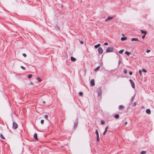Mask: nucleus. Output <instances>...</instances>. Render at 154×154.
Here are the masks:
<instances>
[{
    "mask_svg": "<svg viewBox=\"0 0 154 154\" xmlns=\"http://www.w3.org/2000/svg\"><path fill=\"white\" fill-rule=\"evenodd\" d=\"M44 117L46 119H47L48 118V116L47 115H45L44 116Z\"/></svg>",
    "mask_w": 154,
    "mask_h": 154,
    "instance_id": "30",
    "label": "nucleus"
},
{
    "mask_svg": "<svg viewBox=\"0 0 154 154\" xmlns=\"http://www.w3.org/2000/svg\"><path fill=\"white\" fill-rule=\"evenodd\" d=\"M124 51V50L123 49L119 51V53L120 54H122L123 52Z\"/></svg>",
    "mask_w": 154,
    "mask_h": 154,
    "instance_id": "22",
    "label": "nucleus"
},
{
    "mask_svg": "<svg viewBox=\"0 0 154 154\" xmlns=\"http://www.w3.org/2000/svg\"><path fill=\"white\" fill-rule=\"evenodd\" d=\"M97 141H99V137H97Z\"/></svg>",
    "mask_w": 154,
    "mask_h": 154,
    "instance_id": "38",
    "label": "nucleus"
},
{
    "mask_svg": "<svg viewBox=\"0 0 154 154\" xmlns=\"http://www.w3.org/2000/svg\"><path fill=\"white\" fill-rule=\"evenodd\" d=\"M108 128V126H107L106 127V128L105 129V131H104V132H103V135H105V134L106 132H107V128Z\"/></svg>",
    "mask_w": 154,
    "mask_h": 154,
    "instance_id": "10",
    "label": "nucleus"
},
{
    "mask_svg": "<svg viewBox=\"0 0 154 154\" xmlns=\"http://www.w3.org/2000/svg\"><path fill=\"white\" fill-rule=\"evenodd\" d=\"M125 53L126 54H127L128 56H129V55H130L131 54V53L130 52H129L128 51H125Z\"/></svg>",
    "mask_w": 154,
    "mask_h": 154,
    "instance_id": "14",
    "label": "nucleus"
},
{
    "mask_svg": "<svg viewBox=\"0 0 154 154\" xmlns=\"http://www.w3.org/2000/svg\"><path fill=\"white\" fill-rule=\"evenodd\" d=\"M146 113L148 114H150L151 113V111L150 109H147L146 111Z\"/></svg>",
    "mask_w": 154,
    "mask_h": 154,
    "instance_id": "7",
    "label": "nucleus"
},
{
    "mask_svg": "<svg viewBox=\"0 0 154 154\" xmlns=\"http://www.w3.org/2000/svg\"><path fill=\"white\" fill-rule=\"evenodd\" d=\"M79 94L80 96H82L83 95V93L82 92H80L79 93Z\"/></svg>",
    "mask_w": 154,
    "mask_h": 154,
    "instance_id": "32",
    "label": "nucleus"
},
{
    "mask_svg": "<svg viewBox=\"0 0 154 154\" xmlns=\"http://www.w3.org/2000/svg\"><path fill=\"white\" fill-rule=\"evenodd\" d=\"M80 43H81V44H83V42H82V41H80Z\"/></svg>",
    "mask_w": 154,
    "mask_h": 154,
    "instance_id": "42",
    "label": "nucleus"
},
{
    "mask_svg": "<svg viewBox=\"0 0 154 154\" xmlns=\"http://www.w3.org/2000/svg\"><path fill=\"white\" fill-rule=\"evenodd\" d=\"M114 117L116 119H118L119 117V114H116L115 115Z\"/></svg>",
    "mask_w": 154,
    "mask_h": 154,
    "instance_id": "16",
    "label": "nucleus"
},
{
    "mask_svg": "<svg viewBox=\"0 0 154 154\" xmlns=\"http://www.w3.org/2000/svg\"><path fill=\"white\" fill-rule=\"evenodd\" d=\"M136 103L135 102H134L133 103V105L134 106H136Z\"/></svg>",
    "mask_w": 154,
    "mask_h": 154,
    "instance_id": "35",
    "label": "nucleus"
},
{
    "mask_svg": "<svg viewBox=\"0 0 154 154\" xmlns=\"http://www.w3.org/2000/svg\"><path fill=\"white\" fill-rule=\"evenodd\" d=\"M98 96H99L101 94V92H100V93H99V92H98Z\"/></svg>",
    "mask_w": 154,
    "mask_h": 154,
    "instance_id": "44",
    "label": "nucleus"
},
{
    "mask_svg": "<svg viewBox=\"0 0 154 154\" xmlns=\"http://www.w3.org/2000/svg\"><path fill=\"white\" fill-rule=\"evenodd\" d=\"M113 50V48L112 47H109L106 49V52H112Z\"/></svg>",
    "mask_w": 154,
    "mask_h": 154,
    "instance_id": "1",
    "label": "nucleus"
},
{
    "mask_svg": "<svg viewBox=\"0 0 154 154\" xmlns=\"http://www.w3.org/2000/svg\"><path fill=\"white\" fill-rule=\"evenodd\" d=\"M114 18L113 17H107V18L105 19V21H107L108 20H111L112 19Z\"/></svg>",
    "mask_w": 154,
    "mask_h": 154,
    "instance_id": "5",
    "label": "nucleus"
},
{
    "mask_svg": "<svg viewBox=\"0 0 154 154\" xmlns=\"http://www.w3.org/2000/svg\"><path fill=\"white\" fill-rule=\"evenodd\" d=\"M34 139L36 140H38L37 134L36 133H35L34 135Z\"/></svg>",
    "mask_w": 154,
    "mask_h": 154,
    "instance_id": "11",
    "label": "nucleus"
},
{
    "mask_svg": "<svg viewBox=\"0 0 154 154\" xmlns=\"http://www.w3.org/2000/svg\"><path fill=\"white\" fill-rule=\"evenodd\" d=\"M13 128L14 129H16L18 127L17 124L15 122H13Z\"/></svg>",
    "mask_w": 154,
    "mask_h": 154,
    "instance_id": "3",
    "label": "nucleus"
},
{
    "mask_svg": "<svg viewBox=\"0 0 154 154\" xmlns=\"http://www.w3.org/2000/svg\"><path fill=\"white\" fill-rule=\"evenodd\" d=\"M0 137L2 139H5V138L3 137V135L2 134L0 135Z\"/></svg>",
    "mask_w": 154,
    "mask_h": 154,
    "instance_id": "24",
    "label": "nucleus"
},
{
    "mask_svg": "<svg viewBox=\"0 0 154 154\" xmlns=\"http://www.w3.org/2000/svg\"><path fill=\"white\" fill-rule=\"evenodd\" d=\"M21 68H22V69H23V70H25V68L24 67H23V66H21Z\"/></svg>",
    "mask_w": 154,
    "mask_h": 154,
    "instance_id": "34",
    "label": "nucleus"
},
{
    "mask_svg": "<svg viewBox=\"0 0 154 154\" xmlns=\"http://www.w3.org/2000/svg\"><path fill=\"white\" fill-rule=\"evenodd\" d=\"M127 124V122H125V125H126Z\"/></svg>",
    "mask_w": 154,
    "mask_h": 154,
    "instance_id": "45",
    "label": "nucleus"
},
{
    "mask_svg": "<svg viewBox=\"0 0 154 154\" xmlns=\"http://www.w3.org/2000/svg\"><path fill=\"white\" fill-rule=\"evenodd\" d=\"M108 45V43L107 42H105L104 43V45Z\"/></svg>",
    "mask_w": 154,
    "mask_h": 154,
    "instance_id": "40",
    "label": "nucleus"
},
{
    "mask_svg": "<svg viewBox=\"0 0 154 154\" xmlns=\"http://www.w3.org/2000/svg\"><path fill=\"white\" fill-rule=\"evenodd\" d=\"M43 103H45V101H43Z\"/></svg>",
    "mask_w": 154,
    "mask_h": 154,
    "instance_id": "46",
    "label": "nucleus"
},
{
    "mask_svg": "<svg viewBox=\"0 0 154 154\" xmlns=\"http://www.w3.org/2000/svg\"><path fill=\"white\" fill-rule=\"evenodd\" d=\"M135 95H134L132 97V98H131V102H132L133 101V100H134V99L135 98Z\"/></svg>",
    "mask_w": 154,
    "mask_h": 154,
    "instance_id": "15",
    "label": "nucleus"
},
{
    "mask_svg": "<svg viewBox=\"0 0 154 154\" xmlns=\"http://www.w3.org/2000/svg\"><path fill=\"white\" fill-rule=\"evenodd\" d=\"M32 76V75L31 74H29L28 75V77L29 78H31Z\"/></svg>",
    "mask_w": 154,
    "mask_h": 154,
    "instance_id": "29",
    "label": "nucleus"
},
{
    "mask_svg": "<svg viewBox=\"0 0 154 154\" xmlns=\"http://www.w3.org/2000/svg\"><path fill=\"white\" fill-rule=\"evenodd\" d=\"M95 133L97 135V137H99L98 132L97 129L96 130Z\"/></svg>",
    "mask_w": 154,
    "mask_h": 154,
    "instance_id": "19",
    "label": "nucleus"
},
{
    "mask_svg": "<svg viewBox=\"0 0 154 154\" xmlns=\"http://www.w3.org/2000/svg\"><path fill=\"white\" fill-rule=\"evenodd\" d=\"M140 31L142 33L144 34V35H146V31H144L143 30H141Z\"/></svg>",
    "mask_w": 154,
    "mask_h": 154,
    "instance_id": "21",
    "label": "nucleus"
},
{
    "mask_svg": "<svg viewBox=\"0 0 154 154\" xmlns=\"http://www.w3.org/2000/svg\"><path fill=\"white\" fill-rule=\"evenodd\" d=\"M142 71L143 72H147L146 70L144 69H142Z\"/></svg>",
    "mask_w": 154,
    "mask_h": 154,
    "instance_id": "28",
    "label": "nucleus"
},
{
    "mask_svg": "<svg viewBox=\"0 0 154 154\" xmlns=\"http://www.w3.org/2000/svg\"><path fill=\"white\" fill-rule=\"evenodd\" d=\"M100 68V66H97V67H96L94 69V70L95 71H97Z\"/></svg>",
    "mask_w": 154,
    "mask_h": 154,
    "instance_id": "17",
    "label": "nucleus"
},
{
    "mask_svg": "<svg viewBox=\"0 0 154 154\" xmlns=\"http://www.w3.org/2000/svg\"><path fill=\"white\" fill-rule=\"evenodd\" d=\"M146 35H143L142 36V38L143 39H144V38H145V36Z\"/></svg>",
    "mask_w": 154,
    "mask_h": 154,
    "instance_id": "39",
    "label": "nucleus"
},
{
    "mask_svg": "<svg viewBox=\"0 0 154 154\" xmlns=\"http://www.w3.org/2000/svg\"><path fill=\"white\" fill-rule=\"evenodd\" d=\"M127 39V38L126 37H122L121 38V40L122 41H124V40H126Z\"/></svg>",
    "mask_w": 154,
    "mask_h": 154,
    "instance_id": "12",
    "label": "nucleus"
},
{
    "mask_svg": "<svg viewBox=\"0 0 154 154\" xmlns=\"http://www.w3.org/2000/svg\"><path fill=\"white\" fill-rule=\"evenodd\" d=\"M98 52L99 54H101L103 53V50L101 47H99L98 49Z\"/></svg>",
    "mask_w": 154,
    "mask_h": 154,
    "instance_id": "4",
    "label": "nucleus"
},
{
    "mask_svg": "<svg viewBox=\"0 0 154 154\" xmlns=\"http://www.w3.org/2000/svg\"><path fill=\"white\" fill-rule=\"evenodd\" d=\"M146 153V151H143L140 152V154H145Z\"/></svg>",
    "mask_w": 154,
    "mask_h": 154,
    "instance_id": "18",
    "label": "nucleus"
},
{
    "mask_svg": "<svg viewBox=\"0 0 154 154\" xmlns=\"http://www.w3.org/2000/svg\"><path fill=\"white\" fill-rule=\"evenodd\" d=\"M77 125H78L77 122H75L74 124V127H76L77 126Z\"/></svg>",
    "mask_w": 154,
    "mask_h": 154,
    "instance_id": "25",
    "label": "nucleus"
},
{
    "mask_svg": "<svg viewBox=\"0 0 154 154\" xmlns=\"http://www.w3.org/2000/svg\"><path fill=\"white\" fill-rule=\"evenodd\" d=\"M100 44H98L97 45H95L94 47V48L96 49L98 47H100Z\"/></svg>",
    "mask_w": 154,
    "mask_h": 154,
    "instance_id": "13",
    "label": "nucleus"
},
{
    "mask_svg": "<svg viewBox=\"0 0 154 154\" xmlns=\"http://www.w3.org/2000/svg\"><path fill=\"white\" fill-rule=\"evenodd\" d=\"M90 83L92 86H93L94 85V79H92L91 80Z\"/></svg>",
    "mask_w": 154,
    "mask_h": 154,
    "instance_id": "6",
    "label": "nucleus"
},
{
    "mask_svg": "<svg viewBox=\"0 0 154 154\" xmlns=\"http://www.w3.org/2000/svg\"><path fill=\"white\" fill-rule=\"evenodd\" d=\"M121 62L120 60H119V63H118V64L119 65L120 64V63H121Z\"/></svg>",
    "mask_w": 154,
    "mask_h": 154,
    "instance_id": "43",
    "label": "nucleus"
},
{
    "mask_svg": "<svg viewBox=\"0 0 154 154\" xmlns=\"http://www.w3.org/2000/svg\"><path fill=\"white\" fill-rule=\"evenodd\" d=\"M129 81L131 83L132 87V88H133L134 89L135 88V85H134V82L131 79H130L129 80Z\"/></svg>",
    "mask_w": 154,
    "mask_h": 154,
    "instance_id": "2",
    "label": "nucleus"
},
{
    "mask_svg": "<svg viewBox=\"0 0 154 154\" xmlns=\"http://www.w3.org/2000/svg\"><path fill=\"white\" fill-rule=\"evenodd\" d=\"M101 124L102 125H104L105 124V122L103 121H101Z\"/></svg>",
    "mask_w": 154,
    "mask_h": 154,
    "instance_id": "27",
    "label": "nucleus"
},
{
    "mask_svg": "<svg viewBox=\"0 0 154 154\" xmlns=\"http://www.w3.org/2000/svg\"><path fill=\"white\" fill-rule=\"evenodd\" d=\"M131 40V41H139V40L137 38H132Z\"/></svg>",
    "mask_w": 154,
    "mask_h": 154,
    "instance_id": "8",
    "label": "nucleus"
},
{
    "mask_svg": "<svg viewBox=\"0 0 154 154\" xmlns=\"http://www.w3.org/2000/svg\"><path fill=\"white\" fill-rule=\"evenodd\" d=\"M124 72L125 73V74H126L127 72V71L125 69L124 70Z\"/></svg>",
    "mask_w": 154,
    "mask_h": 154,
    "instance_id": "31",
    "label": "nucleus"
},
{
    "mask_svg": "<svg viewBox=\"0 0 154 154\" xmlns=\"http://www.w3.org/2000/svg\"><path fill=\"white\" fill-rule=\"evenodd\" d=\"M71 60L72 61H76V59L72 57H71Z\"/></svg>",
    "mask_w": 154,
    "mask_h": 154,
    "instance_id": "9",
    "label": "nucleus"
},
{
    "mask_svg": "<svg viewBox=\"0 0 154 154\" xmlns=\"http://www.w3.org/2000/svg\"><path fill=\"white\" fill-rule=\"evenodd\" d=\"M139 73L140 74V75H142V71L140 70L139 71Z\"/></svg>",
    "mask_w": 154,
    "mask_h": 154,
    "instance_id": "26",
    "label": "nucleus"
},
{
    "mask_svg": "<svg viewBox=\"0 0 154 154\" xmlns=\"http://www.w3.org/2000/svg\"><path fill=\"white\" fill-rule=\"evenodd\" d=\"M124 108V106L122 105H120L119 106V109H123Z\"/></svg>",
    "mask_w": 154,
    "mask_h": 154,
    "instance_id": "20",
    "label": "nucleus"
},
{
    "mask_svg": "<svg viewBox=\"0 0 154 154\" xmlns=\"http://www.w3.org/2000/svg\"><path fill=\"white\" fill-rule=\"evenodd\" d=\"M150 50H147L146 51V52L147 53H149L150 52Z\"/></svg>",
    "mask_w": 154,
    "mask_h": 154,
    "instance_id": "36",
    "label": "nucleus"
},
{
    "mask_svg": "<svg viewBox=\"0 0 154 154\" xmlns=\"http://www.w3.org/2000/svg\"><path fill=\"white\" fill-rule=\"evenodd\" d=\"M36 79L39 82H41V80L39 77H37Z\"/></svg>",
    "mask_w": 154,
    "mask_h": 154,
    "instance_id": "23",
    "label": "nucleus"
},
{
    "mask_svg": "<svg viewBox=\"0 0 154 154\" xmlns=\"http://www.w3.org/2000/svg\"><path fill=\"white\" fill-rule=\"evenodd\" d=\"M44 121L43 120H41V124H43L44 123Z\"/></svg>",
    "mask_w": 154,
    "mask_h": 154,
    "instance_id": "33",
    "label": "nucleus"
},
{
    "mask_svg": "<svg viewBox=\"0 0 154 154\" xmlns=\"http://www.w3.org/2000/svg\"><path fill=\"white\" fill-rule=\"evenodd\" d=\"M129 74L130 75H132V72H129Z\"/></svg>",
    "mask_w": 154,
    "mask_h": 154,
    "instance_id": "41",
    "label": "nucleus"
},
{
    "mask_svg": "<svg viewBox=\"0 0 154 154\" xmlns=\"http://www.w3.org/2000/svg\"><path fill=\"white\" fill-rule=\"evenodd\" d=\"M23 55L24 57H26V54H23Z\"/></svg>",
    "mask_w": 154,
    "mask_h": 154,
    "instance_id": "37",
    "label": "nucleus"
}]
</instances>
